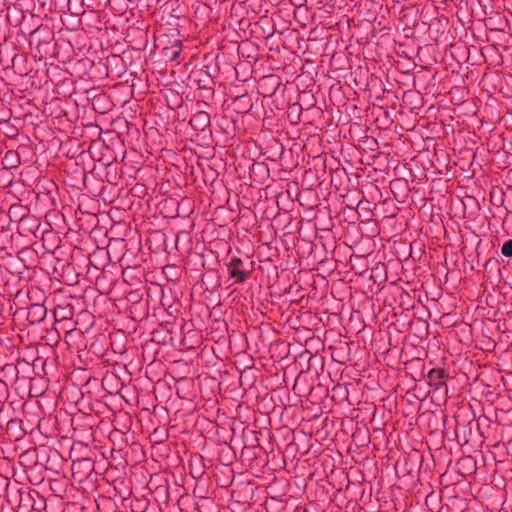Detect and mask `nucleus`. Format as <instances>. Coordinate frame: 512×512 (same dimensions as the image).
I'll return each mask as SVG.
<instances>
[{
    "instance_id": "f257e3e1",
    "label": "nucleus",
    "mask_w": 512,
    "mask_h": 512,
    "mask_svg": "<svg viewBox=\"0 0 512 512\" xmlns=\"http://www.w3.org/2000/svg\"><path fill=\"white\" fill-rule=\"evenodd\" d=\"M242 260L238 257H233L227 264V270L231 277L236 278L237 282H243L246 278L247 272L240 269Z\"/></svg>"
},
{
    "instance_id": "f03ea898",
    "label": "nucleus",
    "mask_w": 512,
    "mask_h": 512,
    "mask_svg": "<svg viewBox=\"0 0 512 512\" xmlns=\"http://www.w3.org/2000/svg\"><path fill=\"white\" fill-rule=\"evenodd\" d=\"M444 377V370L442 369H432L428 373V378L431 382L437 383Z\"/></svg>"
},
{
    "instance_id": "7ed1b4c3",
    "label": "nucleus",
    "mask_w": 512,
    "mask_h": 512,
    "mask_svg": "<svg viewBox=\"0 0 512 512\" xmlns=\"http://www.w3.org/2000/svg\"><path fill=\"white\" fill-rule=\"evenodd\" d=\"M501 253L505 257H511L512 256V239L506 241L501 248Z\"/></svg>"
},
{
    "instance_id": "20e7f679",
    "label": "nucleus",
    "mask_w": 512,
    "mask_h": 512,
    "mask_svg": "<svg viewBox=\"0 0 512 512\" xmlns=\"http://www.w3.org/2000/svg\"><path fill=\"white\" fill-rule=\"evenodd\" d=\"M193 120L199 121L201 124L207 125L209 123V115L205 112H200L194 116Z\"/></svg>"
},
{
    "instance_id": "39448f33",
    "label": "nucleus",
    "mask_w": 512,
    "mask_h": 512,
    "mask_svg": "<svg viewBox=\"0 0 512 512\" xmlns=\"http://www.w3.org/2000/svg\"><path fill=\"white\" fill-rule=\"evenodd\" d=\"M180 54V48L179 47H176V48H172V52H171V60H175L178 58Z\"/></svg>"
}]
</instances>
